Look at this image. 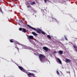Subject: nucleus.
I'll return each instance as SVG.
<instances>
[{"mask_svg": "<svg viewBox=\"0 0 77 77\" xmlns=\"http://www.w3.org/2000/svg\"><path fill=\"white\" fill-rule=\"evenodd\" d=\"M64 37L65 39L66 40V41H68V38H67V37H66V35H64Z\"/></svg>", "mask_w": 77, "mask_h": 77, "instance_id": "4468645a", "label": "nucleus"}, {"mask_svg": "<svg viewBox=\"0 0 77 77\" xmlns=\"http://www.w3.org/2000/svg\"><path fill=\"white\" fill-rule=\"evenodd\" d=\"M62 3H65V1H63V0L62 1Z\"/></svg>", "mask_w": 77, "mask_h": 77, "instance_id": "412c9836", "label": "nucleus"}, {"mask_svg": "<svg viewBox=\"0 0 77 77\" xmlns=\"http://www.w3.org/2000/svg\"><path fill=\"white\" fill-rule=\"evenodd\" d=\"M39 57L40 61H42L43 59L45 58V56L43 54H40L39 56Z\"/></svg>", "mask_w": 77, "mask_h": 77, "instance_id": "f03ea898", "label": "nucleus"}, {"mask_svg": "<svg viewBox=\"0 0 77 77\" xmlns=\"http://www.w3.org/2000/svg\"><path fill=\"white\" fill-rule=\"evenodd\" d=\"M43 48L44 50H45L46 52H47L48 51V48L46 47H44Z\"/></svg>", "mask_w": 77, "mask_h": 77, "instance_id": "20e7f679", "label": "nucleus"}, {"mask_svg": "<svg viewBox=\"0 0 77 77\" xmlns=\"http://www.w3.org/2000/svg\"><path fill=\"white\" fill-rule=\"evenodd\" d=\"M57 60L58 62H59L61 64V65H62V61H61V60H60L59 58H57Z\"/></svg>", "mask_w": 77, "mask_h": 77, "instance_id": "0eeeda50", "label": "nucleus"}, {"mask_svg": "<svg viewBox=\"0 0 77 77\" xmlns=\"http://www.w3.org/2000/svg\"><path fill=\"white\" fill-rule=\"evenodd\" d=\"M0 11L1 12H2V8H0Z\"/></svg>", "mask_w": 77, "mask_h": 77, "instance_id": "aec40b11", "label": "nucleus"}, {"mask_svg": "<svg viewBox=\"0 0 77 77\" xmlns=\"http://www.w3.org/2000/svg\"><path fill=\"white\" fill-rule=\"evenodd\" d=\"M0 1H1V0H0Z\"/></svg>", "mask_w": 77, "mask_h": 77, "instance_id": "2f4dec72", "label": "nucleus"}, {"mask_svg": "<svg viewBox=\"0 0 77 77\" xmlns=\"http://www.w3.org/2000/svg\"><path fill=\"white\" fill-rule=\"evenodd\" d=\"M15 48H17V50L18 51H19V48L17 47V46H16L15 47Z\"/></svg>", "mask_w": 77, "mask_h": 77, "instance_id": "2eb2a0df", "label": "nucleus"}, {"mask_svg": "<svg viewBox=\"0 0 77 77\" xmlns=\"http://www.w3.org/2000/svg\"><path fill=\"white\" fill-rule=\"evenodd\" d=\"M47 38H49V39H51V36L49 35H47Z\"/></svg>", "mask_w": 77, "mask_h": 77, "instance_id": "ddd939ff", "label": "nucleus"}, {"mask_svg": "<svg viewBox=\"0 0 77 77\" xmlns=\"http://www.w3.org/2000/svg\"><path fill=\"white\" fill-rule=\"evenodd\" d=\"M54 54H56V53H57V52H56V51H54Z\"/></svg>", "mask_w": 77, "mask_h": 77, "instance_id": "4be33fe9", "label": "nucleus"}, {"mask_svg": "<svg viewBox=\"0 0 77 77\" xmlns=\"http://www.w3.org/2000/svg\"><path fill=\"white\" fill-rule=\"evenodd\" d=\"M19 30H20V31H22V30H23V28H20L19 29Z\"/></svg>", "mask_w": 77, "mask_h": 77, "instance_id": "f3484780", "label": "nucleus"}, {"mask_svg": "<svg viewBox=\"0 0 77 77\" xmlns=\"http://www.w3.org/2000/svg\"><path fill=\"white\" fill-rule=\"evenodd\" d=\"M59 22L58 21L57 22V23H58Z\"/></svg>", "mask_w": 77, "mask_h": 77, "instance_id": "c85d7f7f", "label": "nucleus"}, {"mask_svg": "<svg viewBox=\"0 0 77 77\" xmlns=\"http://www.w3.org/2000/svg\"><path fill=\"white\" fill-rule=\"evenodd\" d=\"M29 41H30V40H29Z\"/></svg>", "mask_w": 77, "mask_h": 77, "instance_id": "c756f323", "label": "nucleus"}, {"mask_svg": "<svg viewBox=\"0 0 77 77\" xmlns=\"http://www.w3.org/2000/svg\"><path fill=\"white\" fill-rule=\"evenodd\" d=\"M18 68L19 69H20V70H21V71H23V72H24V71H25V70L22 67L20 66H18Z\"/></svg>", "mask_w": 77, "mask_h": 77, "instance_id": "7ed1b4c3", "label": "nucleus"}, {"mask_svg": "<svg viewBox=\"0 0 77 77\" xmlns=\"http://www.w3.org/2000/svg\"><path fill=\"white\" fill-rule=\"evenodd\" d=\"M53 20H55V19H54V18H53Z\"/></svg>", "mask_w": 77, "mask_h": 77, "instance_id": "cd10ccee", "label": "nucleus"}, {"mask_svg": "<svg viewBox=\"0 0 77 77\" xmlns=\"http://www.w3.org/2000/svg\"><path fill=\"white\" fill-rule=\"evenodd\" d=\"M58 53L60 54H63V51H58Z\"/></svg>", "mask_w": 77, "mask_h": 77, "instance_id": "9d476101", "label": "nucleus"}, {"mask_svg": "<svg viewBox=\"0 0 77 77\" xmlns=\"http://www.w3.org/2000/svg\"><path fill=\"white\" fill-rule=\"evenodd\" d=\"M27 26L29 27V28H30V29H32V30L37 31V32L38 33H41L42 32V34H43V35H45V32H44V31H41V29H38V30L36 29L35 28L32 27L29 25H27Z\"/></svg>", "mask_w": 77, "mask_h": 77, "instance_id": "f257e3e1", "label": "nucleus"}, {"mask_svg": "<svg viewBox=\"0 0 77 77\" xmlns=\"http://www.w3.org/2000/svg\"><path fill=\"white\" fill-rule=\"evenodd\" d=\"M28 39L30 40V39H33V36L32 35H29V37H28Z\"/></svg>", "mask_w": 77, "mask_h": 77, "instance_id": "39448f33", "label": "nucleus"}, {"mask_svg": "<svg viewBox=\"0 0 77 77\" xmlns=\"http://www.w3.org/2000/svg\"><path fill=\"white\" fill-rule=\"evenodd\" d=\"M27 7L28 8H31V9H32V10H33V8H32V7L31 6H30V5H28L27 6Z\"/></svg>", "mask_w": 77, "mask_h": 77, "instance_id": "9b49d317", "label": "nucleus"}, {"mask_svg": "<svg viewBox=\"0 0 77 77\" xmlns=\"http://www.w3.org/2000/svg\"><path fill=\"white\" fill-rule=\"evenodd\" d=\"M68 73H70V72H68Z\"/></svg>", "mask_w": 77, "mask_h": 77, "instance_id": "a878e982", "label": "nucleus"}, {"mask_svg": "<svg viewBox=\"0 0 77 77\" xmlns=\"http://www.w3.org/2000/svg\"><path fill=\"white\" fill-rule=\"evenodd\" d=\"M57 73L58 75H59V74H60L59 72V71H58V70H57Z\"/></svg>", "mask_w": 77, "mask_h": 77, "instance_id": "dca6fc26", "label": "nucleus"}, {"mask_svg": "<svg viewBox=\"0 0 77 77\" xmlns=\"http://www.w3.org/2000/svg\"><path fill=\"white\" fill-rule=\"evenodd\" d=\"M48 0H45V2L46 3Z\"/></svg>", "mask_w": 77, "mask_h": 77, "instance_id": "b1692460", "label": "nucleus"}, {"mask_svg": "<svg viewBox=\"0 0 77 77\" xmlns=\"http://www.w3.org/2000/svg\"><path fill=\"white\" fill-rule=\"evenodd\" d=\"M32 34H33V35H34V36H36L38 35V34L34 32H32Z\"/></svg>", "mask_w": 77, "mask_h": 77, "instance_id": "1a4fd4ad", "label": "nucleus"}, {"mask_svg": "<svg viewBox=\"0 0 77 77\" xmlns=\"http://www.w3.org/2000/svg\"><path fill=\"white\" fill-rule=\"evenodd\" d=\"M21 22H22V23H23V20H21Z\"/></svg>", "mask_w": 77, "mask_h": 77, "instance_id": "393cba45", "label": "nucleus"}, {"mask_svg": "<svg viewBox=\"0 0 77 77\" xmlns=\"http://www.w3.org/2000/svg\"><path fill=\"white\" fill-rule=\"evenodd\" d=\"M66 62L67 63H68L69 62H71V61L70 60L67 58L66 59Z\"/></svg>", "mask_w": 77, "mask_h": 77, "instance_id": "6e6552de", "label": "nucleus"}, {"mask_svg": "<svg viewBox=\"0 0 77 77\" xmlns=\"http://www.w3.org/2000/svg\"><path fill=\"white\" fill-rule=\"evenodd\" d=\"M30 5H35L36 4V3L34 2H33L32 3H30Z\"/></svg>", "mask_w": 77, "mask_h": 77, "instance_id": "f8f14e48", "label": "nucleus"}, {"mask_svg": "<svg viewBox=\"0 0 77 77\" xmlns=\"http://www.w3.org/2000/svg\"><path fill=\"white\" fill-rule=\"evenodd\" d=\"M10 42H14V41L12 40H10Z\"/></svg>", "mask_w": 77, "mask_h": 77, "instance_id": "6ab92c4d", "label": "nucleus"}, {"mask_svg": "<svg viewBox=\"0 0 77 77\" xmlns=\"http://www.w3.org/2000/svg\"><path fill=\"white\" fill-rule=\"evenodd\" d=\"M60 77V76H59Z\"/></svg>", "mask_w": 77, "mask_h": 77, "instance_id": "7c9ffc66", "label": "nucleus"}, {"mask_svg": "<svg viewBox=\"0 0 77 77\" xmlns=\"http://www.w3.org/2000/svg\"><path fill=\"white\" fill-rule=\"evenodd\" d=\"M34 54H35V55H36V54L34 53Z\"/></svg>", "mask_w": 77, "mask_h": 77, "instance_id": "bb28decb", "label": "nucleus"}, {"mask_svg": "<svg viewBox=\"0 0 77 77\" xmlns=\"http://www.w3.org/2000/svg\"><path fill=\"white\" fill-rule=\"evenodd\" d=\"M22 31L24 33H26L27 32V31L26 30V29L25 28H22Z\"/></svg>", "mask_w": 77, "mask_h": 77, "instance_id": "423d86ee", "label": "nucleus"}, {"mask_svg": "<svg viewBox=\"0 0 77 77\" xmlns=\"http://www.w3.org/2000/svg\"><path fill=\"white\" fill-rule=\"evenodd\" d=\"M28 75H32V73H29L28 74Z\"/></svg>", "mask_w": 77, "mask_h": 77, "instance_id": "a211bd4d", "label": "nucleus"}, {"mask_svg": "<svg viewBox=\"0 0 77 77\" xmlns=\"http://www.w3.org/2000/svg\"><path fill=\"white\" fill-rule=\"evenodd\" d=\"M31 75H32V76H34L35 75L33 73Z\"/></svg>", "mask_w": 77, "mask_h": 77, "instance_id": "5701e85b", "label": "nucleus"}]
</instances>
